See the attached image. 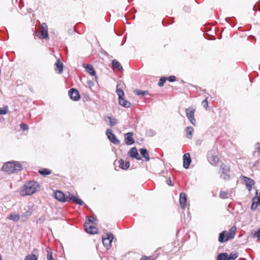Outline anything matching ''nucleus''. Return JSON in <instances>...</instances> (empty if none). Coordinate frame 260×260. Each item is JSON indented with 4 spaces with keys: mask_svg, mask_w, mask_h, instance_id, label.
Instances as JSON below:
<instances>
[{
    "mask_svg": "<svg viewBox=\"0 0 260 260\" xmlns=\"http://www.w3.org/2000/svg\"><path fill=\"white\" fill-rule=\"evenodd\" d=\"M54 197L58 201L63 203L73 201L74 203L78 204L80 206L83 205L84 203L80 199L78 198L73 195L66 196L63 192L59 190L56 191L55 192Z\"/></svg>",
    "mask_w": 260,
    "mask_h": 260,
    "instance_id": "1",
    "label": "nucleus"
},
{
    "mask_svg": "<svg viewBox=\"0 0 260 260\" xmlns=\"http://www.w3.org/2000/svg\"><path fill=\"white\" fill-rule=\"evenodd\" d=\"M39 188L37 182L35 181H29L24 184L20 190V193L22 196H28L34 194L38 191Z\"/></svg>",
    "mask_w": 260,
    "mask_h": 260,
    "instance_id": "2",
    "label": "nucleus"
},
{
    "mask_svg": "<svg viewBox=\"0 0 260 260\" xmlns=\"http://www.w3.org/2000/svg\"><path fill=\"white\" fill-rule=\"evenodd\" d=\"M22 170V166L17 161H8L6 162L2 167V170L9 174L14 173Z\"/></svg>",
    "mask_w": 260,
    "mask_h": 260,
    "instance_id": "3",
    "label": "nucleus"
},
{
    "mask_svg": "<svg viewBox=\"0 0 260 260\" xmlns=\"http://www.w3.org/2000/svg\"><path fill=\"white\" fill-rule=\"evenodd\" d=\"M116 93L118 96V102L120 106L124 108H129L131 106V103L124 99V93L120 88L116 89Z\"/></svg>",
    "mask_w": 260,
    "mask_h": 260,
    "instance_id": "4",
    "label": "nucleus"
},
{
    "mask_svg": "<svg viewBox=\"0 0 260 260\" xmlns=\"http://www.w3.org/2000/svg\"><path fill=\"white\" fill-rule=\"evenodd\" d=\"M195 109L192 107L186 109L185 113L186 117L190 122L194 126L196 125V121L194 118Z\"/></svg>",
    "mask_w": 260,
    "mask_h": 260,
    "instance_id": "5",
    "label": "nucleus"
},
{
    "mask_svg": "<svg viewBox=\"0 0 260 260\" xmlns=\"http://www.w3.org/2000/svg\"><path fill=\"white\" fill-rule=\"evenodd\" d=\"M220 169L221 170L220 177L225 180H229L230 178L229 174L230 169V166L222 164L220 166Z\"/></svg>",
    "mask_w": 260,
    "mask_h": 260,
    "instance_id": "6",
    "label": "nucleus"
},
{
    "mask_svg": "<svg viewBox=\"0 0 260 260\" xmlns=\"http://www.w3.org/2000/svg\"><path fill=\"white\" fill-rule=\"evenodd\" d=\"M113 239L112 234L108 233L106 234L105 237H102V242L104 246L109 249L111 246V243Z\"/></svg>",
    "mask_w": 260,
    "mask_h": 260,
    "instance_id": "7",
    "label": "nucleus"
},
{
    "mask_svg": "<svg viewBox=\"0 0 260 260\" xmlns=\"http://www.w3.org/2000/svg\"><path fill=\"white\" fill-rule=\"evenodd\" d=\"M106 135L108 139L111 143L115 145H118L120 144V141L117 139L116 136L112 133L111 129H108L106 131Z\"/></svg>",
    "mask_w": 260,
    "mask_h": 260,
    "instance_id": "8",
    "label": "nucleus"
},
{
    "mask_svg": "<svg viewBox=\"0 0 260 260\" xmlns=\"http://www.w3.org/2000/svg\"><path fill=\"white\" fill-rule=\"evenodd\" d=\"M70 98L74 101H77L80 99V95L78 90L75 88H71L68 92Z\"/></svg>",
    "mask_w": 260,
    "mask_h": 260,
    "instance_id": "9",
    "label": "nucleus"
},
{
    "mask_svg": "<svg viewBox=\"0 0 260 260\" xmlns=\"http://www.w3.org/2000/svg\"><path fill=\"white\" fill-rule=\"evenodd\" d=\"M84 229L86 233L93 235L98 233V230L93 225H91L87 222L84 223Z\"/></svg>",
    "mask_w": 260,
    "mask_h": 260,
    "instance_id": "10",
    "label": "nucleus"
},
{
    "mask_svg": "<svg viewBox=\"0 0 260 260\" xmlns=\"http://www.w3.org/2000/svg\"><path fill=\"white\" fill-rule=\"evenodd\" d=\"M128 155L130 157L132 158H136L138 160L141 159V158L138 152L137 148L135 147L130 149V150L128 152Z\"/></svg>",
    "mask_w": 260,
    "mask_h": 260,
    "instance_id": "11",
    "label": "nucleus"
},
{
    "mask_svg": "<svg viewBox=\"0 0 260 260\" xmlns=\"http://www.w3.org/2000/svg\"><path fill=\"white\" fill-rule=\"evenodd\" d=\"M183 167L186 169H188L191 161L190 155L189 153H186L183 155Z\"/></svg>",
    "mask_w": 260,
    "mask_h": 260,
    "instance_id": "12",
    "label": "nucleus"
},
{
    "mask_svg": "<svg viewBox=\"0 0 260 260\" xmlns=\"http://www.w3.org/2000/svg\"><path fill=\"white\" fill-rule=\"evenodd\" d=\"M133 133L129 132L125 134L124 140L125 143L127 145H131L135 143L134 139L133 138Z\"/></svg>",
    "mask_w": 260,
    "mask_h": 260,
    "instance_id": "13",
    "label": "nucleus"
},
{
    "mask_svg": "<svg viewBox=\"0 0 260 260\" xmlns=\"http://www.w3.org/2000/svg\"><path fill=\"white\" fill-rule=\"evenodd\" d=\"M187 198L184 192H181L179 196V204L180 207L184 209L186 207Z\"/></svg>",
    "mask_w": 260,
    "mask_h": 260,
    "instance_id": "14",
    "label": "nucleus"
},
{
    "mask_svg": "<svg viewBox=\"0 0 260 260\" xmlns=\"http://www.w3.org/2000/svg\"><path fill=\"white\" fill-rule=\"evenodd\" d=\"M105 120L107 124L111 127L116 125L118 122V121L117 119L111 116L105 117Z\"/></svg>",
    "mask_w": 260,
    "mask_h": 260,
    "instance_id": "15",
    "label": "nucleus"
},
{
    "mask_svg": "<svg viewBox=\"0 0 260 260\" xmlns=\"http://www.w3.org/2000/svg\"><path fill=\"white\" fill-rule=\"evenodd\" d=\"M21 217L25 219L27 218L32 214L31 210L29 206H25L23 210H21Z\"/></svg>",
    "mask_w": 260,
    "mask_h": 260,
    "instance_id": "16",
    "label": "nucleus"
},
{
    "mask_svg": "<svg viewBox=\"0 0 260 260\" xmlns=\"http://www.w3.org/2000/svg\"><path fill=\"white\" fill-rule=\"evenodd\" d=\"M236 232V227L235 226H232L228 232H226V240L232 239L234 238Z\"/></svg>",
    "mask_w": 260,
    "mask_h": 260,
    "instance_id": "17",
    "label": "nucleus"
},
{
    "mask_svg": "<svg viewBox=\"0 0 260 260\" xmlns=\"http://www.w3.org/2000/svg\"><path fill=\"white\" fill-rule=\"evenodd\" d=\"M63 69V64L58 59L55 63V71L58 74L62 73Z\"/></svg>",
    "mask_w": 260,
    "mask_h": 260,
    "instance_id": "18",
    "label": "nucleus"
},
{
    "mask_svg": "<svg viewBox=\"0 0 260 260\" xmlns=\"http://www.w3.org/2000/svg\"><path fill=\"white\" fill-rule=\"evenodd\" d=\"M112 68L113 70L117 69L118 71H122L123 68L121 64L119 61L116 59H114L112 61Z\"/></svg>",
    "mask_w": 260,
    "mask_h": 260,
    "instance_id": "19",
    "label": "nucleus"
},
{
    "mask_svg": "<svg viewBox=\"0 0 260 260\" xmlns=\"http://www.w3.org/2000/svg\"><path fill=\"white\" fill-rule=\"evenodd\" d=\"M243 180L245 182L247 187H248V189L250 190L251 186L254 184V180L245 176L243 177Z\"/></svg>",
    "mask_w": 260,
    "mask_h": 260,
    "instance_id": "20",
    "label": "nucleus"
},
{
    "mask_svg": "<svg viewBox=\"0 0 260 260\" xmlns=\"http://www.w3.org/2000/svg\"><path fill=\"white\" fill-rule=\"evenodd\" d=\"M119 167L122 170H127L129 167V162L128 161H124L120 159L119 160Z\"/></svg>",
    "mask_w": 260,
    "mask_h": 260,
    "instance_id": "21",
    "label": "nucleus"
},
{
    "mask_svg": "<svg viewBox=\"0 0 260 260\" xmlns=\"http://www.w3.org/2000/svg\"><path fill=\"white\" fill-rule=\"evenodd\" d=\"M139 151L141 155L144 158L145 160L146 161H149L150 158L147 150L145 148H141Z\"/></svg>",
    "mask_w": 260,
    "mask_h": 260,
    "instance_id": "22",
    "label": "nucleus"
},
{
    "mask_svg": "<svg viewBox=\"0 0 260 260\" xmlns=\"http://www.w3.org/2000/svg\"><path fill=\"white\" fill-rule=\"evenodd\" d=\"M227 235L226 231H223L219 234L218 241L220 243H224L228 241V240H226Z\"/></svg>",
    "mask_w": 260,
    "mask_h": 260,
    "instance_id": "23",
    "label": "nucleus"
},
{
    "mask_svg": "<svg viewBox=\"0 0 260 260\" xmlns=\"http://www.w3.org/2000/svg\"><path fill=\"white\" fill-rule=\"evenodd\" d=\"M193 131L194 129L192 126H187L185 128L186 137L189 139H191L192 137Z\"/></svg>",
    "mask_w": 260,
    "mask_h": 260,
    "instance_id": "24",
    "label": "nucleus"
},
{
    "mask_svg": "<svg viewBox=\"0 0 260 260\" xmlns=\"http://www.w3.org/2000/svg\"><path fill=\"white\" fill-rule=\"evenodd\" d=\"M7 218L14 222H17L20 219V216L17 214L11 213L8 216Z\"/></svg>",
    "mask_w": 260,
    "mask_h": 260,
    "instance_id": "25",
    "label": "nucleus"
},
{
    "mask_svg": "<svg viewBox=\"0 0 260 260\" xmlns=\"http://www.w3.org/2000/svg\"><path fill=\"white\" fill-rule=\"evenodd\" d=\"M85 69L87 72H88L91 75L94 76L95 75V71L92 65L87 64L85 67Z\"/></svg>",
    "mask_w": 260,
    "mask_h": 260,
    "instance_id": "26",
    "label": "nucleus"
},
{
    "mask_svg": "<svg viewBox=\"0 0 260 260\" xmlns=\"http://www.w3.org/2000/svg\"><path fill=\"white\" fill-rule=\"evenodd\" d=\"M209 161L212 165H216L219 161V159L216 155H212L209 157Z\"/></svg>",
    "mask_w": 260,
    "mask_h": 260,
    "instance_id": "27",
    "label": "nucleus"
},
{
    "mask_svg": "<svg viewBox=\"0 0 260 260\" xmlns=\"http://www.w3.org/2000/svg\"><path fill=\"white\" fill-rule=\"evenodd\" d=\"M217 260H229V255L226 252L219 253L217 256Z\"/></svg>",
    "mask_w": 260,
    "mask_h": 260,
    "instance_id": "28",
    "label": "nucleus"
},
{
    "mask_svg": "<svg viewBox=\"0 0 260 260\" xmlns=\"http://www.w3.org/2000/svg\"><path fill=\"white\" fill-rule=\"evenodd\" d=\"M46 251L47 253V260H53L54 259L53 258V256H52V252L51 251V249L49 247H48L46 248Z\"/></svg>",
    "mask_w": 260,
    "mask_h": 260,
    "instance_id": "29",
    "label": "nucleus"
},
{
    "mask_svg": "<svg viewBox=\"0 0 260 260\" xmlns=\"http://www.w3.org/2000/svg\"><path fill=\"white\" fill-rule=\"evenodd\" d=\"M135 93L137 95L145 96L148 94L147 90H136L134 91Z\"/></svg>",
    "mask_w": 260,
    "mask_h": 260,
    "instance_id": "30",
    "label": "nucleus"
},
{
    "mask_svg": "<svg viewBox=\"0 0 260 260\" xmlns=\"http://www.w3.org/2000/svg\"><path fill=\"white\" fill-rule=\"evenodd\" d=\"M39 173L43 176H46V175L50 174L51 171L48 169L44 168V169L40 170L39 171Z\"/></svg>",
    "mask_w": 260,
    "mask_h": 260,
    "instance_id": "31",
    "label": "nucleus"
},
{
    "mask_svg": "<svg viewBox=\"0 0 260 260\" xmlns=\"http://www.w3.org/2000/svg\"><path fill=\"white\" fill-rule=\"evenodd\" d=\"M258 203L257 202V200H256V197L253 198V202L251 206V209L252 210H255L256 209Z\"/></svg>",
    "mask_w": 260,
    "mask_h": 260,
    "instance_id": "32",
    "label": "nucleus"
},
{
    "mask_svg": "<svg viewBox=\"0 0 260 260\" xmlns=\"http://www.w3.org/2000/svg\"><path fill=\"white\" fill-rule=\"evenodd\" d=\"M25 260H38V257L34 254H30L26 256Z\"/></svg>",
    "mask_w": 260,
    "mask_h": 260,
    "instance_id": "33",
    "label": "nucleus"
},
{
    "mask_svg": "<svg viewBox=\"0 0 260 260\" xmlns=\"http://www.w3.org/2000/svg\"><path fill=\"white\" fill-rule=\"evenodd\" d=\"M41 37L45 39H49L48 30H46L45 29H44V30H42V32H41Z\"/></svg>",
    "mask_w": 260,
    "mask_h": 260,
    "instance_id": "34",
    "label": "nucleus"
},
{
    "mask_svg": "<svg viewBox=\"0 0 260 260\" xmlns=\"http://www.w3.org/2000/svg\"><path fill=\"white\" fill-rule=\"evenodd\" d=\"M167 80V78L166 77H161L159 80V82L158 83V85L159 86V87H162L164 86V83H165L166 81Z\"/></svg>",
    "mask_w": 260,
    "mask_h": 260,
    "instance_id": "35",
    "label": "nucleus"
},
{
    "mask_svg": "<svg viewBox=\"0 0 260 260\" xmlns=\"http://www.w3.org/2000/svg\"><path fill=\"white\" fill-rule=\"evenodd\" d=\"M238 256V254L237 253L232 252L229 255V260L233 259L234 260L236 259Z\"/></svg>",
    "mask_w": 260,
    "mask_h": 260,
    "instance_id": "36",
    "label": "nucleus"
},
{
    "mask_svg": "<svg viewBox=\"0 0 260 260\" xmlns=\"http://www.w3.org/2000/svg\"><path fill=\"white\" fill-rule=\"evenodd\" d=\"M228 193L225 191H221L219 193V196L221 199H225L228 198Z\"/></svg>",
    "mask_w": 260,
    "mask_h": 260,
    "instance_id": "37",
    "label": "nucleus"
},
{
    "mask_svg": "<svg viewBox=\"0 0 260 260\" xmlns=\"http://www.w3.org/2000/svg\"><path fill=\"white\" fill-rule=\"evenodd\" d=\"M20 128L23 131H27L28 129V125L25 123H21L20 124Z\"/></svg>",
    "mask_w": 260,
    "mask_h": 260,
    "instance_id": "38",
    "label": "nucleus"
},
{
    "mask_svg": "<svg viewBox=\"0 0 260 260\" xmlns=\"http://www.w3.org/2000/svg\"><path fill=\"white\" fill-rule=\"evenodd\" d=\"M202 105L204 108H205L206 109H207L208 108V101H207V98H206L204 101H203V102L202 103Z\"/></svg>",
    "mask_w": 260,
    "mask_h": 260,
    "instance_id": "39",
    "label": "nucleus"
},
{
    "mask_svg": "<svg viewBox=\"0 0 260 260\" xmlns=\"http://www.w3.org/2000/svg\"><path fill=\"white\" fill-rule=\"evenodd\" d=\"M254 236L257 237V239L260 241V228L255 232Z\"/></svg>",
    "mask_w": 260,
    "mask_h": 260,
    "instance_id": "40",
    "label": "nucleus"
},
{
    "mask_svg": "<svg viewBox=\"0 0 260 260\" xmlns=\"http://www.w3.org/2000/svg\"><path fill=\"white\" fill-rule=\"evenodd\" d=\"M8 112V108L6 107V108L1 109L0 108V114L4 115L6 114Z\"/></svg>",
    "mask_w": 260,
    "mask_h": 260,
    "instance_id": "41",
    "label": "nucleus"
},
{
    "mask_svg": "<svg viewBox=\"0 0 260 260\" xmlns=\"http://www.w3.org/2000/svg\"><path fill=\"white\" fill-rule=\"evenodd\" d=\"M176 79V77L174 76H170L169 77L167 78V79L171 82L175 81Z\"/></svg>",
    "mask_w": 260,
    "mask_h": 260,
    "instance_id": "42",
    "label": "nucleus"
},
{
    "mask_svg": "<svg viewBox=\"0 0 260 260\" xmlns=\"http://www.w3.org/2000/svg\"><path fill=\"white\" fill-rule=\"evenodd\" d=\"M256 7H258V9L260 11V1H258L255 5L253 7V10L256 11L257 10L256 8Z\"/></svg>",
    "mask_w": 260,
    "mask_h": 260,
    "instance_id": "43",
    "label": "nucleus"
},
{
    "mask_svg": "<svg viewBox=\"0 0 260 260\" xmlns=\"http://www.w3.org/2000/svg\"><path fill=\"white\" fill-rule=\"evenodd\" d=\"M147 134L149 136L153 137L156 133L154 131L150 129L147 132Z\"/></svg>",
    "mask_w": 260,
    "mask_h": 260,
    "instance_id": "44",
    "label": "nucleus"
},
{
    "mask_svg": "<svg viewBox=\"0 0 260 260\" xmlns=\"http://www.w3.org/2000/svg\"><path fill=\"white\" fill-rule=\"evenodd\" d=\"M94 218L93 216H89L88 217V221L89 224H90V223H93V220H94Z\"/></svg>",
    "mask_w": 260,
    "mask_h": 260,
    "instance_id": "45",
    "label": "nucleus"
},
{
    "mask_svg": "<svg viewBox=\"0 0 260 260\" xmlns=\"http://www.w3.org/2000/svg\"><path fill=\"white\" fill-rule=\"evenodd\" d=\"M41 27H42V30H44V29L46 30H48L47 26L45 23H43L42 24Z\"/></svg>",
    "mask_w": 260,
    "mask_h": 260,
    "instance_id": "46",
    "label": "nucleus"
},
{
    "mask_svg": "<svg viewBox=\"0 0 260 260\" xmlns=\"http://www.w3.org/2000/svg\"><path fill=\"white\" fill-rule=\"evenodd\" d=\"M183 10L186 12H189L190 10V8L188 6H185L183 8Z\"/></svg>",
    "mask_w": 260,
    "mask_h": 260,
    "instance_id": "47",
    "label": "nucleus"
},
{
    "mask_svg": "<svg viewBox=\"0 0 260 260\" xmlns=\"http://www.w3.org/2000/svg\"><path fill=\"white\" fill-rule=\"evenodd\" d=\"M225 20L227 22H228L229 23L233 22V18H232L227 17L225 18Z\"/></svg>",
    "mask_w": 260,
    "mask_h": 260,
    "instance_id": "48",
    "label": "nucleus"
},
{
    "mask_svg": "<svg viewBox=\"0 0 260 260\" xmlns=\"http://www.w3.org/2000/svg\"><path fill=\"white\" fill-rule=\"evenodd\" d=\"M35 36L39 37V38H41V32L39 31H36V32H35Z\"/></svg>",
    "mask_w": 260,
    "mask_h": 260,
    "instance_id": "49",
    "label": "nucleus"
},
{
    "mask_svg": "<svg viewBox=\"0 0 260 260\" xmlns=\"http://www.w3.org/2000/svg\"><path fill=\"white\" fill-rule=\"evenodd\" d=\"M167 183L169 185H170V186H173V184L172 183V181L171 180V178H169L167 180Z\"/></svg>",
    "mask_w": 260,
    "mask_h": 260,
    "instance_id": "50",
    "label": "nucleus"
},
{
    "mask_svg": "<svg viewBox=\"0 0 260 260\" xmlns=\"http://www.w3.org/2000/svg\"><path fill=\"white\" fill-rule=\"evenodd\" d=\"M140 260H151L150 257L146 256H143Z\"/></svg>",
    "mask_w": 260,
    "mask_h": 260,
    "instance_id": "51",
    "label": "nucleus"
},
{
    "mask_svg": "<svg viewBox=\"0 0 260 260\" xmlns=\"http://www.w3.org/2000/svg\"><path fill=\"white\" fill-rule=\"evenodd\" d=\"M0 260H3L2 256L1 254H0Z\"/></svg>",
    "mask_w": 260,
    "mask_h": 260,
    "instance_id": "52",
    "label": "nucleus"
},
{
    "mask_svg": "<svg viewBox=\"0 0 260 260\" xmlns=\"http://www.w3.org/2000/svg\"><path fill=\"white\" fill-rule=\"evenodd\" d=\"M258 152L260 153V148H258Z\"/></svg>",
    "mask_w": 260,
    "mask_h": 260,
    "instance_id": "53",
    "label": "nucleus"
},
{
    "mask_svg": "<svg viewBox=\"0 0 260 260\" xmlns=\"http://www.w3.org/2000/svg\"><path fill=\"white\" fill-rule=\"evenodd\" d=\"M53 260H54V259H53Z\"/></svg>",
    "mask_w": 260,
    "mask_h": 260,
    "instance_id": "54",
    "label": "nucleus"
}]
</instances>
